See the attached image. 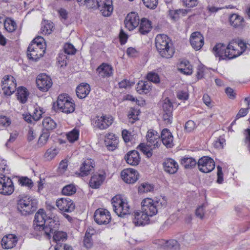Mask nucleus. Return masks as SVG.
<instances>
[{
    "mask_svg": "<svg viewBox=\"0 0 250 250\" xmlns=\"http://www.w3.org/2000/svg\"><path fill=\"white\" fill-rule=\"evenodd\" d=\"M17 238L16 235L9 234L4 236L1 241V246L4 249H9L16 245Z\"/></svg>",
    "mask_w": 250,
    "mask_h": 250,
    "instance_id": "nucleus-19",
    "label": "nucleus"
},
{
    "mask_svg": "<svg viewBox=\"0 0 250 250\" xmlns=\"http://www.w3.org/2000/svg\"><path fill=\"white\" fill-rule=\"evenodd\" d=\"M104 144L109 150H115L118 144V140L113 134H108L105 136Z\"/></svg>",
    "mask_w": 250,
    "mask_h": 250,
    "instance_id": "nucleus-24",
    "label": "nucleus"
},
{
    "mask_svg": "<svg viewBox=\"0 0 250 250\" xmlns=\"http://www.w3.org/2000/svg\"><path fill=\"white\" fill-rule=\"evenodd\" d=\"M99 9L104 16H109L113 11L112 1H108L106 5L104 6L102 8L100 7V9Z\"/></svg>",
    "mask_w": 250,
    "mask_h": 250,
    "instance_id": "nucleus-41",
    "label": "nucleus"
},
{
    "mask_svg": "<svg viewBox=\"0 0 250 250\" xmlns=\"http://www.w3.org/2000/svg\"><path fill=\"white\" fill-rule=\"evenodd\" d=\"M1 83L2 89L5 95L10 96L15 91L17 83L13 77L9 75L5 76L2 79Z\"/></svg>",
    "mask_w": 250,
    "mask_h": 250,
    "instance_id": "nucleus-6",
    "label": "nucleus"
},
{
    "mask_svg": "<svg viewBox=\"0 0 250 250\" xmlns=\"http://www.w3.org/2000/svg\"><path fill=\"white\" fill-rule=\"evenodd\" d=\"M90 91V85L87 83H82L77 86L76 92L79 98L83 99L86 97Z\"/></svg>",
    "mask_w": 250,
    "mask_h": 250,
    "instance_id": "nucleus-27",
    "label": "nucleus"
},
{
    "mask_svg": "<svg viewBox=\"0 0 250 250\" xmlns=\"http://www.w3.org/2000/svg\"><path fill=\"white\" fill-rule=\"evenodd\" d=\"M140 113L139 110L135 108H131L128 112V117L129 119H132V121L130 122L133 124L135 121L139 120L138 116Z\"/></svg>",
    "mask_w": 250,
    "mask_h": 250,
    "instance_id": "nucleus-47",
    "label": "nucleus"
},
{
    "mask_svg": "<svg viewBox=\"0 0 250 250\" xmlns=\"http://www.w3.org/2000/svg\"><path fill=\"white\" fill-rule=\"evenodd\" d=\"M44 39L41 37L38 36L35 38L30 43H35L36 45H38V46L41 47V48H44V45L42 44L44 42Z\"/></svg>",
    "mask_w": 250,
    "mask_h": 250,
    "instance_id": "nucleus-60",
    "label": "nucleus"
},
{
    "mask_svg": "<svg viewBox=\"0 0 250 250\" xmlns=\"http://www.w3.org/2000/svg\"><path fill=\"white\" fill-rule=\"evenodd\" d=\"M190 43L195 50H199L204 44V38L199 32H195L191 34Z\"/></svg>",
    "mask_w": 250,
    "mask_h": 250,
    "instance_id": "nucleus-16",
    "label": "nucleus"
},
{
    "mask_svg": "<svg viewBox=\"0 0 250 250\" xmlns=\"http://www.w3.org/2000/svg\"><path fill=\"white\" fill-rule=\"evenodd\" d=\"M58 153V151L57 149L50 148L46 150L44 154V157L47 160H51L57 155Z\"/></svg>",
    "mask_w": 250,
    "mask_h": 250,
    "instance_id": "nucleus-52",
    "label": "nucleus"
},
{
    "mask_svg": "<svg viewBox=\"0 0 250 250\" xmlns=\"http://www.w3.org/2000/svg\"><path fill=\"white\" fill-rule=\"evenodd\" d=\"M57 207L61 211L67 212L73 211L75 208V205L69 198H61L56 202Z\"/></svg>",
    "mask_w": 250,
    "mask_h": 250,
    "instance_id": "nucleus-12",
    "label": "nucleus"
},
{
    "mask_svg": "<svg viewBox=\"0 0 250 250\" xmlns=\"http://www.w3.org/2000/svg\"><path fill=\"white\" fill-rule=\"evenodd\" d=\"M18 210L23 215L31 214L38 208L36 199L27 195H20L18 197Z\"/></svg>",
    "mask_w": 250,
    "mask_h": 250,
    "instance_id": "nucleus-4",
    "label": "nucleus"
},
{
    "mask_svg": "<svg viewBox=\"0 0 250 250\" xmlns=\"http://www.w3.org/2000/svg\"><path fill=\"white\" fill-rule=\"evenodd\" d=\"M113 123L112 117L106 118L105 116L97 117L95 121V125L100 129L107 128Z\"/></svg>",
    "mask_w": 250,
    "mask_h": 250,
    "instance_id": "nucleus-23",
    "label": "nucleus"
},
{
    "mask_svg": "<svg viewBox=\"0 0 250 250\" xmlns=\"http://www.w3.org/2000/svg\"><path fill=\"white\" fill-rule=\"evenodd\" d=\"M91 159L85 160L80 167V172H76V174L79 176L83 177L88 175L91 172L95 165L92 163Z\"/></svg>",
    "mask_w": 250,
    "mask_h": 250,
    "instance_id": "nucleus-17",
    "label": "nucleus"
},
{
    "mask_svg": "<svg viewBox=\"0 0 250 250\" xmlns=\"http://www.w3.org/2000/svg\"><path fill=\"white\" fill-rule=\"evenodd\" d=\"M167 205V201L165 197L156 200L146 198L141 202V209L146 214V217H149L156 215L159 210L166 208Z\"/></svg>",
    "mask_w": 250,
    "mask_h": 250,
    "instance_id": "nucleus-2",
    "label": "nucleus"
},
{
    "mask_svg": "<svg viewBox=\"0 0 250 250\" xmlns=\"http://www.w3.org/2000/svg\"><path fill=\"white\" fill-rule=\"evenodd\" d=\"M146 77L148 81L150 82L158 83L160 82V77L158 74L153 72H149L147 74Z\"/></svg>",
    "mask_w": 250,
    "mask_h": 250,
    "instance_id": "nucleus-50",
    "label": "nucleus"
},
{
    "mask_svg": "<svg viewBox=\"0 0 250 250\" xmlns=\"http://www.w3.org/2000/svg\"><path fill=\"white\" fill-rule=\"evenodd\" d=\"M68 99L67 101L65 102L64 106H62V108H60L59 110L62 112L65 113H70L74 111L75 104L71 102Z\"/></svg>",
    "mask_w": 250,
    "mask_h": 250,
    "instance_id": "nucleus-42",
    "label": "nucleus"
},
{
    "mask_svg": "<svg viewBox=\"0 0 250 250\" xmlns=\"http://www.w3.org/2000/svg\"><path fill=\"white\" fill-rule=\"evenodd\" d=\"M60 224L57 217L48 216L45 223L43 226H39V231H43L45 235L48 238L51 237V234L55 232L59 229Z\"/></svg>",
    "mask_w": 250,
    "mask_h": 250,
    "instance_id": "nucleus-5",
    "label": "nucleus"
},
{
    "mask_svg": "<svg viewBox=\"0 0 250 250\" xmlns=\"http://www.w3.org/2000/svg\"><path fill=\"white\" fill-rule=\"evenodd\" d=\"M151 82L148 81L140 82L137 84V91L140 94H146L151 90Z\"/></svg>",
    "mask_w": 250,
    "mask_h": 250,
    "instance_id": "nucleus-33",
    "label": "nucleus"
},
{
    "mask_svg": "<svg viewBox=\"0 0 250 250\" xmlns=\"http://www.w3.org/2000/svg\"><path fill=\"white\" fill-rule=\"evenodd\" d=\"M48 217L43 209H40L35 214L34 220V228L36 230H39V226H43L45 223Z\"/></svg>",
    "mask_w": 250,
    "mask_h": 250,
    "instance_id": "nucleus-18",
    "label": "nucleus"
},
{
    "mask_svg": "<svg viewBox=\"0 0 250 250\" xmlns=\"http://www.w3.org/2000/svg\"><path fill=\"white\" fill-rule=\"evenodd\" d=\"M45 51V48L39 47L35 43H30L27 50V56L29 60L36 62L43 56Z\"/></svg>",
    "mask_w": 250,
    "mask_h": 250,
    "instance_id": "nucleus-7",
    "label": "nucleus"
},
{
    "mask_svg": "<svg viewBox=\"0 0 250 250\" xmlns=\"http://www.w3.org/2000/svg\"><path fill=\"white\" fill-rule=\"evenodd\" d=\"M195 123L192 120L187 121L185 125V129L188 132H191L195 128Z\"/></svg>",
    "mask_w": 250,
    "mask_h": 250,
    "instance_id": "nucleus-57",
    "label": "nucleus"
},
{
    "mask_svg": "<svg viewBox=\"0 0 250 250\" xmlns=\"http://www.w3.org/2000/svg\"><path fill=\"white\" fill-rule=\"evenodd\" d=\"M188 10L186 9H178L175 11H171L170 13V16L173 20H176L179 18V15L183 13V14H186L188 13Z\"/></svg>",
    "mask_w": 250,
    "mask_h": 250,
    "instance_id": "nucleus-58",
    "label": "nucleus"
},
{
    "mask_svg": "<svg viewBox=\"0 0 250 250\" xmlns=\"http://www.w3.org/2000/svg\"><path fill=\"white\" fill-rule=\"evenodd\" d=\"M94 219L99 225H107L110 222L111 217L107 209L100 208L95 210Z\"/></svg>",
    "mask_w": 250,
    "mask_h": 250,
    "instance_id": "nucleus-9",
    "label": "nucleus"
},
{
    "mask_svg": "<svg viewBox=\"0 0 250 250\" xmlns=\"http://www.w3.org/2000/svg\"><path fill=\"white\" fill-rule=\"evenodd\" d=\"M5 29L9 32H12L16 30L17 24L11 18H7L4 23Z\"/></svg>",
    "mask_w": 250,
    "mask_h": 250,
    "instance_id": "nucleus-38",
    "label": "nucleus"
},
{
    "mask_svg": "<svg viewBox=\"0 0 250 250\" xmlns=\"http://www.w3.org/2000/svg\"><path fill=\"white\" fill-rule=\"evenodd\" d=\"M18 182L21 186L27 187L31 189L33 186V182L32 180L27 177H21L19 178Z\"/></svg>",
    "mask_w": 250,
    "mask_h": 250,
    "instance_id": "nucleus-44",
    "label": "nucleus"
},
{
    "mask_svg": "<svg viewBox=\"0 0 250 250\" xmlns=\"http://www.w3.org/2000/svg\"><path fill=\"white\" fill-rule=\"evenodd\" d=\"M163 109L164 112H172L173 111V105L172 103L168 99H165L164 103L163 104Z\"/></svg>",
    "mask_w": 250,
    "mask_h": 250,
    "instance_id": "nucleus-53",
    "label": "nucleus"
},
{
    "mask_svg": "<svg viewBox=\"0 0 250 250\" xmlns=\"http://www.w3.org/2000/svg\"><path fill=\"white\" fill-rule=\"evenodd\" d=\"M14 190V187L12 180L8 177L3 175L0 178V193L4 195H11Z\"/></svg>",
    "mask_w": 250,
    "mask_h": 250,
    "instance_id": "nucleus-10",
    "label": "nucleus"
},
{
    "mask_svg": "<svg viewBox=\"0 0 250 250\" xmlns=\"http://www.w3.org/2000/svg\"><path fill=\"white\" fill-rule=\"evenodd\" d=\"M100 1H98L97 0H85L83 5H85L88 8L100 9L99 7Z\"/></svg>",
    "mask_w": 250,
    "mask_h": 250,
    "instance_id": "nucleus-48",
    "label": "nucleus"
},
{
    "mask_svg": "<svg viewBox=\"0 0 250 250\" xmlns=\"http://www.w3.org/2000/svg\"><path fill=\"white\" fill-rule=\"evenodd\" d=\"M139 22V17L135 12H131L128 14L124 21L125 27L129 31L133 30L137 27Z\"/></svg>",
    "mask_w": 250,
    "mask_h": 250,
    "instance_id": "nucleus-14",
    "label": "nucleus"
},
{
    "mask_svg": "<svg viewBox=\"0 0 250 250\" xmlns=\"http://www.w3.org/2000/svg\"><path fill=\"white\" fill-rule=\"evenodd\" d=\"M76 192V188L73 184H69L64 187L62 190L63 195L70 196Z\"/></svg>",
    "mask_w": 250,
    "mask_h": 250,
    "instance_id": "nucleus-43",
    "label": "nucleus"
},
{
    "mask_svg": "<svg viewBox=\"0 0 250 250\" xmlns=\"http://www.w3.org/2000/svg\"><path fill=\"white\" fill-rule=\"evenodd\" d=\"M181 164L185 168L188 169L194 167L197 164V163L194 158L186 156L181 159Z\"/></svg>",
    "mask_w": 250,
    "mask_h": 250,
    "instance_id": "nucleus-35",
    "label": "nucleus"
},
{
    "mask_svg": "<svg viewBox=\"0 0 250 250\" xmlns=\"http://www.w3.org/2000/svg\"><path fill=\"white\" fill-rule=\"evenodd\" d=\"M145 6L151 9H154L157 6L158 0H142Z\"/></svg>",
    "mask_w": 250,
    "mask_h": 250,
    "instance_id": "nucleus-54",
    "label": "nucleus"
},
{
    "mask_svg": "<svg viewBox=\"0 0 250 250\" xmlns=\"http://www.w3.org/2000/svg\"><path fill=\"white\" fill-rule=\"evenodd\" d=\"M44 131H47L49 132L55 129L57 127V124L50 117L44 118L42 122Z\"/></svg>",
    "mask_w": 250,
    "mask_h": 250,
    "instance_id": "nucleus-32",
    "label": "nucleus"
},
{
    "mask_svg": "<svg viewBox=\"0 0 250 250\" xmlns=\"http://www.w3.org/2000/svg\"><path fill=\"white\" fill-rule=\"evenodd\" d=\"M205 207L204 205H202L196 209L195 214L197 217L202 219L204 218L205 214Z\"/></svg>",
    "mask_w": 250,
    "mask_h": 250,
    "instance_id": "nucleus-59",
    "label": "nucleus"
},
{
    "mask_svg": "<svg viewBox=\"0 0 250 250\" xmlns=\"http://www.w3.org/2000/svg\"><path fill=\"white\" fill-rule=\"evenodd\" d=\"M36 81L38 88L42 92L47 91L52 85L51 78L45 74H39Z\"/></svg>",
    "mask_w": 250,
    "mask_h": 250,
    "instance_id": "nucleus-11",
    "label": "nucleus"
},
{
    "mask_svg": "<svg viewBox=\"0 0 250 250\" xmlns=\"http://www.w3.org/2000/svg\"><path fill=\"white\" fill-rule=\"evenodd\" d=\"M53 27V23L51 22H48L47 21V22L42 23V26L41 28V32L42 34H50L52 31Z\"/></svg>",
    "mask_w": 250,
    "mask_h": 250,
    "instance_id": "nucleus-45",
    "label": "nucleus"
},
{
    "mask_svg": "<svg viewBox=\"0 0 250 250\" xmlns=\"http://www.w3.org/2000/svg\"><path fill=\"white\" fill-rule=\"evenodd\" d=\"M163 167L166 172L169 174H174L178 169L177 163L172 159L169 158L163 163Z\"/></svg>",
    "mask_w": 250,
    "mask_h": 250,
    "instance_id": "nucleus-22",
    "label": "nucleus"
},
{
    "mask_svg": "<svg viewBox=\"0 0 250 250\" xmlns=\"http://www.w3.org/2000/svg\"><path fill=\"white\" fill-rule=\"evenodd\" d=\"M152 28L151 21L146 18H142L140 21L139 31L140 34L145 35L150 31Z\"/></svg>",
    "mask_w": 250,
    "mask_h": 250,
    "instance_id": "nucleus-30",
    "label": "nucleus"
},
{
    "mask_svg": "<svg viewBox=\"0 0 250 250\" xmlns=\"http://www.w3.org/2000/svg\"><path fill=\"white\" fill-rule=\"evenodd\" d=\"M124 158L128 164L132 166L138 165L141 159L139 152L135 150L128 151Z\"/></svg>",
    "mask_w": 250,
    "mask_h": 250,
    "instance_id": "nucleus-20",
    "label": "nucleus"
},
{
    "mask_svg": "<svg viewBox=\"0 0 250 250\" xmlns=\"http://www.w3.org/2000/svg\"><path fill=\"white\" fill-rule=\"evenodd\" d=\"M199 170L204 173H208L215 168L214 160L208 156H203L197 162Z\"/></svg>",
    "mask_w": 250,
    "mask_h": 250,
    "instance_id": "nucleus-8",
    "label": "nucleus"
},
{
    "mask_svg": "<svg viewBox=\"0 0 250 250\" xmlns=\"http://www.w3.org/2000/svg\"><path fill=\"white\" fill-rule=\"evenodd\" d=\"M235 46L232 45V43H230L228 45V48L227 49V53L225 55V58H228L229 59H233L239 56L241 52H239V51H237L235 49Z\"/></svg>",
    "mask_w": 250,
    "mask_h": 250,
    "instance_id": "nucleus-36",
    "label": "nucleus"
},
{
    "mask_svg": "<svg viewBox=\"0 0 250 250\" xmlns=\"http://www.w3.org/2000/svg\"><path fill=\"white\" fill-rule=\"evenodd\" d=\"M172 45L171 41L167 35L159 34L156 37L155 46L162 57L168 59L173 56L174 50Z\"/></svg>",
    "mask_w": 250,
    "mask_h": 250,
    "instance_id": "nucleus-3",
    "label": "nucleus"
},
{
    "mask_svg": "<svg viewBox=\"0 0 250 250\" xmlns=\"http://www.w3.org/2000/svg\"><path fill=\"white\" fill-rule=\"evenodd\" d=\"M183 3L188 8H192L198 5V0H183Z\"/></svg>",
    "mask_w": 250,
    "mask_h": 250,
    "instance_id": "nucleus-61",
    "label": "nucleus"
},
{
    "mask_svg": "<svg viewBox=\"0 0 250 250\" xmlns=\"http://www.w3.org/2000/svg\"><path fill=\"white\" fill-rule=\"evenodd\" d=\"M79 130L76 128L73 129L67 134V138L71 143H73L77 141L79 138Z\"/></svg>",
    "mask_w": 250,
    "mask_h": 250,
    "instance_id": "nucleus-46",
    "label": "nucleus"
},
{
    "mask_svg": "<svg viewBox=\"0 0 250 250\" xmlns=\"http://www.w3.org/2000/svg\"><path fill=\"white\" fill-rule=\"evenodd\" d=\"M228 46L224 43H219L216 44L213 48L212 51L216 57H219L224 59L225 58V55L227 54V49Z\"/></svg>",
    "mask_w": 250,
    "mask_h": 250,
    "instance_id": "nucleus-28",
    "label": "nucleus"
},
{
    "mask_svg": "<svg viewBox=\"0 0 250 250\" xmlns=\"http://www.w3.org/2000/svg\"><path fill=\"white\" fill-rule=\"evenodd\" d=\"M164 247L166 250H178L179 249L180 245L177 240L172 239L167 241Z\"/></svg>",
    "mask_w": 250,
    "mask_h": 250,
    "instance_id": "nucleus-40",
    "label": "nucleus"
},
{
    "mask_svg": "<svg viewBox=\"0 0 250 250\" xmlns=\"http://www.w3.org/2000/svg\"><path fill=\"white\" fill-rule=\"evenodd\" d=\"M70 99L67 94H61L58 97L56 103H54L52 108L56 110L62 108V106H64L65 102Z\"/></svg>",
    "mask_w": 250,
    "mask_h": 250,
    "instance_id": "nucleus-34",
    "label": "nucleus"
},
{
    "mask_svg": "<svg viewBox=\"0 0 250 250\" xmlns=\"http://www.w3.org/2000/svg\"><path fill=\"white\" fill-rule=\"evenodd\" d=\"M153 186L147 183H143L138 188L139 193L148 192L153 190Z\"/></svg>",
    "mask_w": 250,
    "mask_h": 250,
    "instance_id": "nucleus-51",
    "label": "nucleus"
},
{
    "mask_svg": "<svg viewBox=\"0 0 250 250\" xmlns=\"http://www.w3.org/2000/svg\"><path fill=\"white\" fill-rule=\"evenodd\" d=\"M53 240L56 242L57 245L55 247V250H60V249L62 246L61 241L65 240L67 238V235L65 232L62 231L57 230L55 232H53Z\"/></svg>",
    "mask_w": 250,
    "mask_h": 250,
    "instance_id": "nucleus-26",
    "label": "nucleus"
},
{
    "mask_svg": "<svg viewBox=\"0 0 250 250\" xmlns=\"http://www.w3.org/2000/svg\"><path fill=\"white\" fill-rule=\"evenodd\" d=\"M161 141L167 148H171L173 146V137L169 130L163 129L161 134Z\"/></svg>",
    "mask_w": 250,
    "mask_h": 250,
    "instance_id": "nucleus-21",
    "label": "nucleus"
},
{
    "mask_svg": "<svg viewBox=\"0 0 250 250\" xmlns=\"http://www.w3.org/2000/svg\"><path fill=\"white\" fill-rule=\"evenodd\" d=\"M49 136V132L42 130V134L40 135L37 143L38 146L41 147L44 146L46 144Z\"/></svg>",
    "mask_w": 250,
    "mask_h": 250,
    "instance_id": "nucleus-39",
    "label": "nucleus"
},
{
    "mask_svg": "<svg viewBox=\"0 0 250 250\" xmlns=\"http://www.w3.org/2000/svg\"><path fill=\"white\" fill-rule=\"evenodd\" d=\"M172 112H164L163 114V118L164 121L167 124H170L172 123Z\"/></svg>",
    "mask_w": 250,
    "mask_h": 250,
    "instance_id": "nucleus-63",
    "label": "nucleus"
},
{
    "mask_svg": "<svg viewBox=\"0 0 250 250\" xmlns=\"http://www.w3.org/2000/svg\"><path fill=\"white\" fill-rule=\"evenodd\" d=\"M28 92L26 88L19 87L17 89V98L21 103L24 104L27 102Z\"/></svg>",
    "mask_w": 250,
    "mask_h": 250,
    "instance_id": "nucleus-37",
    "label": "nucleus"
},
{
    "mask_svg": "<svg viewBox=\"0 0 250 250\" xmlns=\"http://www.w3.org/2000/svg\"><path fill=\"white\" fill-rule=\"evenodd\" d=\"M177 97L179 100H187L188 98V93L187 91L180 90L177 92Z\"/></svg>",
    "mask_w": 250,
    "mask_h": 250,
    "instance_id": "nucleus-62",
    "label": "nucleus"
},
{
    "mask_svg": "<svg viewBox=\"0 0 250 250\" xmlns=\"http://www.w3.org/2000/svg\"><path fill=\"white\" fill-rule=\"evenodd\" d=\"M104 178L105 177L103 174H94L89 181V186L92 188H98L103 183Z\"/></svg>",
    "mask_w": 250,
    "mask_h": 250,
    "instance_id": "nucleus-31",
    "label": "nucleus"
},
{
    "mask_svg": "<svg viewBox=\"0 0 250 250\" xmlns=\"http://www.w3.org/2000/svg\"><path fill=\"white\" fill-rule=\"evenodd\" d=\"M147 140V147L153 148L158 147L161 145L160 136L157 131L153 130L148 131L146 136Z\"/></svg>",
    "mask_w": 250,
    "mask_h": 250,
    "instance_id": "nucleus-15",
    "label": "nucleus"
},
{
    "mask_svg": "<svg viewBox=\"0 0 250 250\" xmlns=\"http://www.w3.org/2000/svg\"><path fill=\"white\" fill-rule=\"evenodd\" d=\"M121 175L126 183L133 184L138 179L139 174L137 170L130 168L124 169L121 172Z\"/></svg>",
    "mask_w": 250,
    "mask_h": 250,
    "instance_id": "nucleus-13",
    "label": "nucleus"
},
{
    "mask_svg": "<svg viewBox=\"0 0 250 250\" xmlns=\"http://www.w3.org/2000/svg\"><path fill=\"white\" fill-rule=\"evenodd\" d=\"M91 235L92 234L87 230L83 239V245L87 249L90 248L92 246Z\"/></svg>",
    "mask_w": 250,
    "mask_h": 250,
    "instance_id": "nucleus-49",
    "label": "nucleus"
},
{
    "mask_svg": "<svg viewBox=\"0 0 250 250\" xmlns=\"http://www.w3.org/2000/svg\"><path fill=\"white\" fill-rule=\"evenodd\" d=\"M64 51L68 55H73L76 52V49L74 46L70 43H66L64 46Z\"/></svg>",
    "mask_w": 250,
    "mask_h": 250,
    "instance_id": "nucleus-56",
    "label": "nucleus"
},
{
    "mask_svg": "<svg viewBox=\"0 0 250 250\" xmlns=\"http://www.w3.org/2000/svg\"><path fill=\"white\" fill-rule=\"evenodd\" d=\"M39 110L38 109V108H36L32 115V119L35 121L40 120L42 117V114L44 113L42 108L39 107Z\"/></svg>",
    "mask_w": 250,
    "mask_h": 250,
    "instance_id": "nucleus-55",
    "label": "nucleus"
},
{
    "mask_svg": "<svg viewBox=\"0 0 250 250\" xmlns=\"http://www.w3.org/2000/svg\"><path fill=\"white\" fill-rule=\"evenodd\" d=\"M229 21L231 26L235 28H243L244 26V19L241 16L233 14L229 17Z\"/></svg>",
    "mask_w": 250,
    "mask_h": 250,
    "instance_id": "nucleus-29",
    "label": "nucleus"
},
{
    "mask_svg": "<svg viewBox=\"0 0 250 250\" xmlns=\"http://www.w3.org/2000/svg\"><path fill=\"white\" fill-rule=\"evenodd\" d=\"M217 182L218 184L222 183L223 181V173L222 172V167L220 166H217Z\"/></svg>",
    "mask_w": 250,
    "mask_h": 250,
    "instance_id": "nucleus-64",
    "label": "nucleus"
},
{
    "mask_svg": "<svg viewBox=\"0 0 250 250\" xmlns=\"http://www.w3.org/2000/svg\"><path fill=\"white\" fill-rule=\"evenodd\" d=\"M99 75L102 77H108L112 75V67L107 63H103L96 69Z\"/></svg>",
    "mask_w": 250,
    "mask_h": 250,
    "instance_id": "nucleus-25",
    "label": "nucleus"
},
{
    "mask_svg": "<svg viewBox=\"0 0 250 250\" xmlns=\"http://www.w3.org/2000/svg\"><path fill=\"white\" fill-rule=\"evenodd\" d=\"M111 202L114 211L118 216L124 217L125 215H129L136 226H144L148 223L149 217H146V214L142 210L137 211L130 214L129 205L124 201L120 195L113 197Z\"/></svg>",
    "mask_w": 250,
    "mask_h": 250,
    "instance_id": "nucleus-1",
    "label": "nucleus"
}]
</instances>
